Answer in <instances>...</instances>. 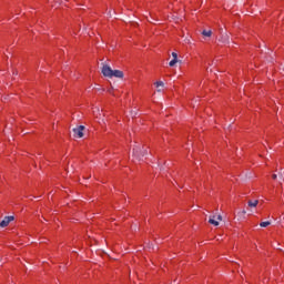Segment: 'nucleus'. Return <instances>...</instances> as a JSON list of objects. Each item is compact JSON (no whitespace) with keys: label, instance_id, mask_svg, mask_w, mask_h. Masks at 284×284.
Instances as JSON below:
<instances>
[{"label":"nucleus","instance_id":"nucleus-1","mask_svg":"<svg viewBox=\"0 0 284 284\" xmlns=\"http://www.w3.org/2000/svg\"><path fill=\"white\" fill-rule=\"evenodd\" d=\"M102 74L103 77H108L109 79H112V77H115V79H123V71L112 70V68H110V65L108 64H103Z\"/></svg>","mask_w":284,"mask_h":284},{"label":"nucleus","instance_id":"nucleus-2","mask_svg":"<svg viewBox=\"0 0 284 284\" xmlns=\"http://www.w3.org/2000/svg\"><path fill=\"white\" fill-rule=\"evenodd\" d=\"M145 154H148L146 149H141V146L133 148V159H135V161H143V156H145Z\"/></svg>","mask_w":284,"mask_h":284},{"label":"nucleus","instance_id":"nucleus-3","mask_svg":"<svg viewBox=\"0 0 284 284\" xmlns=\"http://www.w3.org/2000/svg\"><path fill=\"white\" fill-rule=\"evenodd\" d=\"M83 130H85L84 125H79L73 129V136L75 139H83Z\"/></svg>","mask_w":284,"mask_h":284},{"label":"nucleus","instance_id":"nucleus-4","mask_svg":"<svg viewBox=\"0 0 284 284\" xmlns=\"http://www.w3.org/2000/svg\"><path fill=\"white\" fill-rule=\"evenodd\" d=\"M219 221H223L222 215H217V217L215 215H210V217H209V223L211 225H214L215 227H219V225H220Z\"/></svg>","mask_w":284,"mask_h":284},{"label":"nucleus","instance_id":"nucleus-5","mask_svg":"<svg viewBox=\"0 0 284 284\" xmlns=\"http://www.w3.org/2000/svg\"><path fill=\"white\" fill-rule=\"evenodd\" d=\"M12 221H14V216H12V215L6 216V217L0 222V227H8V225H10V223H12Z\"/></svg>","mask_w":284,"mask_h":284},{"label":"nucleus","instance_id":"nucleus-6","mask_svg":"<svg viewBox=\"0 0 284 284\" xmlns=\"http://www.w3.org/2000/svg\"><path fill=\"white\" fill-rule=\"evenodd\" d=\"M221 41L222 43H230V36L227 33H222Z\"/></svg>","mask_w":284,"mask_h":284},{"label":"nucleus","instance_id":"nucleus-7","mask_svg":"<svg viewBox=\"0 0 284 284\" xmlns=\"http://www.w3.org/2000/svg\"><path fill=\"white\" fill-rule=\"evenodd\" d=\"M247 205L248 207H256V205H258V200H254V201L250 200L247 202Z\"/></svg>","mask_w":284,"mask_h":284},{"label":"nucleus","instance_id":"nucleus-8","mask_svg":"<svg viewBox=\"0 0 284 284\" xmlns=\"http://www.w3.org/2000/svg\"><path fill=\"white\" fill-rule=\"evenodd\" d=\"M203 37H212V30H203L202 31Z\"/></svg>","mask_w":284,"mask_h":284},{"label":"nucleus","instance_id":"nucleus-9","mask_svg":"<svg viewBox=\"0 0 284 284\" xmlns=\"http://www.w3.org/2000/svg\"><path fill=\"white\" fill-rule=\"evenodd\" d=\"M270 225H272V222H270V221L260 223V227H267Z\"/></svg>","mask_w":284,"mask_h":284},{"label":"nucleus","instance_id":"nucleus-10","mask_svg":"<svg viewBox=\"0 0 284 284\" xmlns=\"http://www.w3.org/2000/svg\"><path fill=\"white\" fill-rule=\"evenodd\" d=\"M176 63H179V60L173 59V60H171V61L169 62V65H170V68H174V65H176Z\"/></svg>","mask_w":284,"mask_h":284},{"label":"nucleus","instance_id":"nucleus-11","mask_svg":"<svg viewBox=\"0 0 284 284\" xmlns=\"http://www.w3.org/2000/svg\"><path fill=\"white\" fill-rule=\"evenodd\" d=\"M156 88H163V85H165V83H163V81H158L155 82Z\"/></svg>","mask_w":284,"mask_h":284},{"label":"nucleus","instance_id":"nucleus-12","mask_svg":"<svg viewBox=\"0 0 284 284\" xmlns=\"http://www.w3.org/2000/svg\"><path fill=\"white\" fill-rule=\"evenodd\" d=\"M245 214H247V212H246L245 210H243V211H241V212L239 213V216H245Z\"/></svg>","mask_w":284,"mask_h":284},{"label":"nucleus","instance_id":"nucleus-13","mask_svg":"<svg viewBox=\"0 0 284 284\" xmlns=\"http://www.w3.org/2000/svg\"><path fill=\"white\" fill-rule=\"evenodd\" d=\"M172 57L173 59L179 60V54H176V52H172Z\"/></svg>","mask_w":284,"mask_h":284},{"label":"nucleus","instance_id":"nucleus-14","mask_svg":"<svg viewBox=\"0 0 284 284\" xmlns=\"http://www.w3.org/2000/svg\"><path fill=\"white\" fill-rule=\"evenodd\" d=\"M277 176H278V175L273 174V175H272V179L276 180V179H277Z\"/></svg>","mask_w":284,"mask_h":284},{"label":"nucleus","instance_id":"nucleus-15","mask_svg":"<svg viewBox=\"0 0 284 284\" xmlns=\"http://www.w3.org/2000/svg\"><path fill=\"white\" fill-rule=\"evenodd\" d=\"M280 179H283V173H280Z\"/></svg>","mask_w":284,"mask_h":284},{"label":"nucleus","instance_id":"nucleus-16","mask_svg":"<svg viewBox=\"0 0 284 284\" xmlns=\"http://www.w3.org/2000/svg\"><path fill=\"white\" fill-rule=\"evenodd\" d=\"M158 92H161V89H159Z\"/></svg>","mask_w":284,"mask_h":284},{"label":"nucleus","instance_id":"nucleus-17","mask_svg":"<svg viewBox=\"0 0 284 284\" xmlns=\"http://www.w3.org/2000/svg\"><path fill=\"white\" fill-rule=\"evenodd\" d=\"M283 71H284V69H283Z\"/></svg>","mask_w":284,"mask_h":284}]
</instances>
